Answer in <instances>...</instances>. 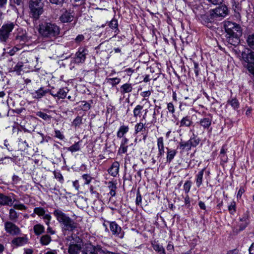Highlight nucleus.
Instances as JSON below:
<instances>
[{"mask_svg": "<svg viewBox=\"0 0 254 254\" xmlns=\"http://www.w3.org/2000/svg\"><path fill=\"white\" fill-rule=\"evenodd\" d=\"M54 215L62 226V230L64 235L67 231L72 232L77 228L78 224L61 210L55 209Z\"/></svg>", "mask_w": 254, "mask_h": 254, "instance_id": "obj_1", "label": "nucleus"}, {"mask_svg": "<svg viewBox=\"0 0 254 254\" xmlns=\"http://www.w3.org/2000/svg\"><path fill=\"white\" fill-rule=\"evenodd\" d=\"M38 31L42 37L52 39L58 36L60 29L55 23L45 22L39 25Z\"/></svg>", "mask_w": 254, "mask_h": 254, "instance_id": "obj_2", "label": "nucleus"}, {"mask_svg": "<svg viewBox=\"0 0 254 254\" xmlns=\"http://www.w3.org/2000/svg\"><path fill=\"white\" fill-rule=\"evenodd\" d=\"M68 249L69 254H78L83 247L82 240L78 236L74 235L71 236Z\"/></svg>", "mask_w": 254, "mask_h": 254, "instance_id": "obj_3", "label": "nucleus"}, {"mask_svg": "<svg viewBox=\"0 0 254 254\" xmlns=\"http://www.w3.org/2000/svg\"><path fill=\"white\" fill-rule=\"evenodd\" d=\"M43 3L41 0H30L29 8L31 16L37 19L43 13Z\"/></svg>", "mask_w": 254, "mask_h": 254, "instance_id": "obj_4", "label": "nucleus"}, {"mask_svg": "<svg viewBox=\"0 0 254 254\" xmlns=\"http://www.w3.org/2000/svg\"><path fill=\"white\" fill-rule=\"evenodd\" d=\"M17 25L13 22H8L3 24L0 28V41L6 43L9 38L11 32Z\"/></svg>", "mask_w": 254, "mask_h": 254, "instance_id": "obj_5", "label": "nucleus"}, {"mask_svg": "<svg viewBox=\"0 0 254 254\" xmlns=\"http://www.w3.org/2000/svg\"><path fill=\"white\" fill-rule=\"evenodd\" d=\"M224 27L227 33L226 35L240 37L242 36V29L239 25L236 23L227 21L225 23Z\"/></svg>", "mask_w": 254, "mask_h": 254, "instance_id": "obj_6", "label": "nucleus"}, {"mask_svg": "<svg viewBox=\"0 0 254 254\" xmlns=\"http://www.w3.org/2000/svg\"><path fill=\"white\" fill-rule=\"evenodd\" d=\"M212 10H210L205 14H200L198 18L199 20L202 24L206 25L208 27H211L212 24L215 20H217Z\"/></svg>", "mask_w": 254, "mask_h": 254, "instance_id": "obj_7", "label": "nucleus"}, {"mask_svg": "<svg viewBox=\"0 0 254 254\" xmlns=\"http://www.w3.org/2000/svg\"><path fill=\"white\" fill-rule=\"evenodd\" d=\"M4 226L5 232L11 236L19 235L21 233L20 228L11 221H6Z\"/></svg>", "mask_w": 254, "mask_h": 254, "instance_id": "obj_8", "label": "nucleus"}, {"mask_svg": "<svg viewBox=\"0 0 254 254\" xmlns=\"http://www.w3.org/2000/svg\"><path fill=\"white\" fill-rule=\"evenodd\" d=\"M103 248L99 245L94 246L91 244H86L82 254H102Z\"/></svg>", "mask_w": 254, "mask_h": 254, "instance_id": "obj_9", "label": "nucleus"}, {"mask_svg": "<svg viewBox=\"0 0 254 254\" xmlns=\"http://www.w3.org/2000/svg\"><path fill=\"white\" fill-rule=\"evenodd\" d=\"M34 213L39 216H42L47 225L49 226L51 219V216L49 214H45L44 208L41 207H35L34 209Z\"/></svg>", "mask_w": 254, "mask_h": 254, "instance_id": "obj_10", "label": "nucleus"}, {"mask_svg": "<svg viewBox=\"0 0 254 254\" xmlns=\"http://www.w3.org/2000/svg\"><path fill=\"white\" fill-rule=\"evenodd\" d=\"M110 229L113 235L120 238H123L124 232L122 231L121 227L116 222H110Z\"/></svg>", "mask_w": 254, "mask_h": 254, "instance_id": "obj_11", "label": "nucleus"}, {"mask_svg": "<svg viewBox=\"0 0 254 254\" xmlns=\"http://www.w3.org/2000/svg\"><path fill=\"white\" fill-rule=\"evenodd\" d=\"M241 57L244 61L247 63V64H254V52L250 50L247 49L243 51L241 54Z\"/></svg>", "mask_w": 254, "mask_h": 254, "instance_id": "obj_12", "label": "nucleus"}, {"mask_svg": "<svg viewBox=\"0 0 254 254\" xmlns=\"http://www.w3.org/2000/svg\"><path fill=\"white\" fill-rule=\"evenodd\" d=\"M212 12L215 16L216 19L219 17H224L228 14V8L225 5H222L221 6L213 9L211 10Z\"/></svg>", "mask_w": 254, "mask_h": 254, "instance_id": "obj_13", "label": "nucleus"}, {"mask_svg": "<svg viewBox=\"0 0 254 254\" xmlns=\"http://www.w3.org/2000/svg\"><path fill=\"white\" fill-rule=\"evenodd\" d=\"M87 55L86 49L82 48H79L75 54V62L77 64L83 63L86 59Z\"/></svg>", "mask_w": 254, "mask_h": 254, "instance_id": "obj_14", "label": "nucleus"}, {"mask_svg": "<svg viewBox=\"0 0 254 254\" xmlns=\"http://www.w3.org/2000/svg\"><path fill=\"white\" fill-rule=\"evenodd\" d=\"M73 15L69 11L65 10L60 17V20L63 23L70 22L73 20Z\"/></svg>", "mask_w": 254, "mask_h": 254, "instance_id": "obj_15", "label": "nucleus"}, {"mask_svg": "<svg viewBox=\"0 0 254 254\" xmlns=\"http://www.w3.org/2000/svg\"><path fill=\"white\" fill-rule=\"evenodd\" d=\"M28 242V239L25 235L24 237H18L14 238L11 241V244L15 247H19L26 244Z\"/></svg>", "mask_w": 254, "mask_h": 254, "instance_id": "obj_16", "label": "nucleus"}, {"mask_svg": "<svg viewBox=\"0 0 254 254\" xmlns=\"http://www.w3.org/2000/svg\"><path fill=\"white\" fill-rule=\"evenodd\" d=\"M14 201L10 196L4 195L3 193H0V204L2 205L11 206L13 204Z\"/></svg>", "mask_w": 254, "mask_h": 254, "instance_id": "obj_17", "label": "nucleus"}, {"mask_svg": "<svg viewBox=\"0 0 254 254\" xmlns=\"http://www.w3.org/2000/svg\"><path fill=\"white\" fill-rule=\"evenodd\" d=\"M30 39V37H29L27 33L25 32H22L21 33H19L15 37V40L21 44L28 42Z\"/></svg>", "mask_w": 254, "mask_h": 254, "instance_id": "obj_18", "label": "nucleus"}, {"mask_svg": "<svg viewBox=\"0 0 254 254\" xmlns=\"http://www.w3.org/2000/svg\"><path fill=\"white\" fill-rule=\"evenodd\" d=\"M120 164L118 162H114L109 169V173L113 177H116L119 173Z\"/></svg>", "mask_w": 254, "mask_h": 254, "instance_id": "obj_19", "label": "nucleus"}, {"mask_svg": "<svg viewBox=\"0 0 254 254\" xmlns=\"http://www.w3.org/2000/svg\"><path fill=\"white\" fill-rule=\"evenodd\" d=\"M212 117L208 116L207 117L201 119L199 121L200 125L203 127L204 129H208L211 125Z\"/></svg>", "mask_w": 254, "mask_h": 254, "instance_id": "obj_20", "label": "nucleus"}, {"mask_svg": "<svg viewBox=\"0 0 254 254\" xmlns=\"http://www.w3.org/2000/svg\"><path fill=\"white\" fill-rule=\"evenodd\" d=\"M108 185V188L110 190L109 194L112 196H115L116 194L117 183L112 181H110L106 183Z\"/></svg>", "mask_w": 254, "mask_h": 254, "instance_id": "obj_21", "label": "nucleus"}, {"mask_svg": "<svg viewBox=\"0 0 254 254\" xmlns=\"http://www.w3.org/2000/svg\"><path fill=\"white\" fill-rule=\"evenodd\" d=\"M180 123V127H190L192 124L190 117L188 116L183 117Z\"/></svg>", "mask_w": 254, "mask_h": 254, "instance_id": "obj_22", "label": "nucleus"}, {"mask_svg": "<svg viewBox=\"0 0 254 254\" xmlns=\"http://www.w3.org/2000/svg\"><path fill=\"white\" fill-rule=\"evenodd\" d=\"M151 245L154 249L156 252H157L159 254H165V251L163 247L158 244L156 242H153L151 243Z\"/></svg>", "mask_w": 254, "mask_h": 254, "instance_id": "obj_23", "label": "nucleus"}, {"mask_svg": "<svg viewBox=\"0 0 254 254\" xmlns=\"http://www.w3.org/2000/svg\"><path fill=\"white\" fill-rule=\"evenodd\" d=\"M132 86L131 83H125L120 87V91L122 94L131 92L132 90Z\"/></svg>", "mask_w": 254, "mask_h": 254, "instance_id": "obj_24", "label": "nucleus"}, {"mask_svg": "<svg viewBox=\"0 0 254 254\" xmlns=\"http://www.w3.org/2000/svg\"><path fill=\"white\" fill-rule=\"evenodd\" d=\"M191 146L189 141H181L179 142V145L178 146V148L181 149L182 151L190 150Z\"/></svg>", "mask_w": 254, "mask_h": 254, "instance_id": "obj_25", "label": "nucleus"}, {"mask_svg": "<svg viewBox=\"0 0 254 254\" xmlns=\"http://www.w3.org/2000/svg\"><path fill=\"white\" fill-rule=\"evenodd\" d=\"M49 92V90H43V88L41 87L38 90L35 91L34 93H32L33 97L37 99L41 98L43 96H44L46 93Z\"/></svg>", "mask_w": 254, "mask_h": 254, "instance_id": "obj_26", "label": "nucleus"}, {"mask_svg": "<svg viewBox=\"0 0 254 254\" xmlns=\"http://www.w3.org/2000/svg\"><path fill=\"white\" fill-rule=\"evenodd\" d=\"M227 104L231 106L235 110L240 107V103L238 100L235 97L231 98L227 101Z\"/></svg>", "mask_w": 254, "mask_h": 254, "instance_id": "obj_27", "label": "nucleus"}, {"mask_svg": "<svg viewBox=\"0 0 254 254\" xmlns=\"http://www.w3.org/2000/svg\"><path fill=\"white\" fill-rule=\"evenodd\" d=\"M227 40L229 44L236 46L239 43L240 37L233 36V35H226Z\"/></svg>", "mask_w": 254, "mask_h": 254, "instance_id": "obj_28", "label": "nucleus"}, {"mask_svg": "<svg viewBox=\"0 0 254 254\" xmlns=\"http://www.w3.org/2000/svg\"><path fill=\"white\" fill-rule=\"evenodd\" d=\"M167 157L166 161L168 163H170L172 160L174 159V157L176 156L177 154V151L176 150L170 149L168 148H167Z\"/></svg>", "mask_w": 254, "mask_h": 254, "instance_id": "obj_29", "label": "nucleus"}, {"mask_svg": "<svg viewBox=\"0 0 254 254\" xmlns=\"http://www.w3.org/2000/svg\"><path fill=\"white\" fill-rule=\"evenodd\" d=\"M205 170V168H204L200 171L196 175V186L198 188L202 185V178Z\"/></svg>", "mask_w": 254, "mask_h": 254, "instance_id": "obj_30", "label": "nucleus"}, {"mask_svg": "<svg viewBox=\"0 0 254 254\" xmlns=\"http://www.w3.org/2000/svg\"><path fill=\"white\" fill-rule=\"evenodd\" d=\"M200 140L197 137L194 133L192 134V136L190 137L189 141L191 147H196L199 143Z\"/></svg>", "mask_w": 254, "mask_h": 254, "instance_id": "obj_31", "label": "nucleus"}, {"mask_svg": "<svg viewBox=\"0 0 254 254\" xmlns=\"http://www.w3.org/2000/svg\"><path fill=\"white\" fill-rule=\"evenodd\" d=\"M33 231L36 235H40L45 231L44 227L41 224H36L33 227Z\"/></svg>", "mask_w": 254, "mask_h": 254, "instance_id": "obj_32", "label": "nucleus"}, {"mask_svg": "<svg viewBox=\"0 0 254 254\" xmlns=\"http://www.w3.org/2000/svg\"><path fill=\"white\" fill-rule=\"evenodd\" d=\"M143 109V106L140 105H137L133 110V116L134 118H140L141 115V111Z\"/></svg>", "mask_w": 254, "mask_h": 254, "instance_id": "obj_33", "label": "nucleus"}, {"mask_svg": "<svg viewBox=\"0 0 254 254\" xmlns=\"http://www.w3.org/2000/svg\"><path fill=\"white\" fill-rule=\"evenodd\" d=\"M68 90L67 89L61 88L56 93L57 97L58 99H64L68 92Z\"/></svg>", "mask_w": 254, "mask_h": 254, "instance_id": "obj_34", "label": "nucleus"}, {"mask_svg": "<svg viewBox=\"0 0 254 254\" xmlns=\"http://www.w3.org/2000/svg\"><path fill=\"white\" fill-rule=\"evenodd\" d=\"M128 127L127 126H121L117 132V136L120 138L122 137L128 131Z\"/></svg>", "mask_w": 254, "mask_h": 254, "instance_id": "obj_35", "label": "nucleus"}, {"mask_svg": "<svg viewBox=\"0 0 254 254\" xmlns=\"http://www.w3.org/2000/svg\"><path fill=\"white\" fill-rule=\"evenodd\" d=\"M51 241V237L47 235H44L41 237L40 243L42 245H47Z\"/></svg>", "mask_w": 254, "mask_h": 254, "instance_id": "obj_36", "label": "nucleus"}, {"mask_svg": "<svg viewBox=\"0 0 254 254\" xmlns=\"http://www.w3.org/2000/svg\"><path fill=\"white\" fill-rule=\"evenodd\" d=\"M23 64L22 62H18L13 67V71L16 72L18 75L21 74V72L23 70Z\"/></svg>", "mask_w": 254, "mask_h": 254, "instance_id": "obj_37", "label": "nucleus"}, {"mask_svg": "<svg viewBox=\"0 0 254 254\" xmlns=\"http://www.w3.org/2000/svg\"><path fill=\"white\" fill-rule=\"evenodd\" d=\"M67 150L72 153L79 151L80 150L79 142H76L71 146L67 148Z\"/></svg>", "mask_w": 254, "mask_h": 254, "instance_id": "obj_38", "label": "nucleus"}, {"mask_svg": "<svg viewBox=\"0 0 254 254\" xmlns=\"http://www.w3.org/2000/svg\"><path fill=\"white\" fill-rule=\"evenodd\" d=\"M9 217L11 221H16L18 217V214L14 209L11 208L9 210Z\"/></svg>", "mask_w": 254, "mask_h": 254, "instance_id": "obj_39", "label": "nucleus"}, {"mask_svg": "<svg viewBox=\"0 0 254 254\" xmlns=\"http://www.w3.org/2000/svg\"><path fill=\"white\" fill-rule=\"evenodd\" d=\"M109 26L112 29H116V31H115L116 34H118L119 30L118 29V23L116 19H113L109 23Z\"/></svg>", "mask_w": 254, "mask_h": 254, "instance_id": "obj_40", "label": "nucleus"}, {"mask_svg": "<svg viewBox=\"0 0 254 254\" xmlns=\"http://www.w3.org/2000/svg\"><path fill=\"white\" fill-rule=\"evenodd\" d=\"M121 81V79L118 77L110 78L107 79V82L109 83L113 86L118 84Z\"/></svg>", "mask_w": 254, "mask_h": 254, "instance_id": "obj_41", "label": "nucleus"}, {"mask_svg": "<svg viewBox=\"0 0 254 254\" xmlns=\"http://www.w3.org/2000/svg\"><path fill=\"white\" fill-rule=\"evenodd\" d=\"M145 124L142 122L137 123L135 126V133L136 134L139 132L145 130Z\"/></svg>", "mask_w": 254, "mask_h": 254, "instance_id": "obj_42", "label": "nucleus"}, {"mask_svg": "<svg viewBox=\"0 0 254 254\" xmlns=\"http://www.w3.org/2000/svg\"><path fill=\"white\" fill-rule=\"evenodd\" d=\"M249 46L254 50V34L250 35L247 39Z\"/></svg>", "mask_w": 254, "mask_h": 254, "instance_id": "obj_43", "label": "nucleus"}, {"mask_svg": "<svg viewBox=\"0 0 254 254\" xmlns=\"http://www.w3.org/2000/svg\"><path fill=\"white\" fill-rule=\"evenodd\" d=\"M36 115L45 121H50L51 119V117L50 115L41 111L38 112L36 113Z\"/></svg>", "mask_w": 254, "mask_h": 254, "instance_id": "obj_44", "label": "nucleus"}, {"mask_svg": "<svg viewBox=\"0 0 254 254\" xmlns=\"http://www.w3.org/2000/svg\"><path fill=\"white\" fill-rule=\"evenodd\" d=\"M228 210L231 214H234L236 211V202L235 201L231 202V204L228 206Z\"/></svg>", "mask_w": 254, "mask_h": 254, "instance_id": "obj_45", "label": "nucleus"}, {"mask_svg": "<svg viewBox=\"0 0 254 254\" xmlns=\"http://www.w3.org/2000/svg\"><path fill=\"white\" fill-rule=\"evenodd\" d=\"M191 183L190 181H188L186 182L184 185V190L186 193H188L190 189Z\"/></svg>", "mask_w": 254, "mask_h": 254, "instance_id": "obj_46", "label": "nucleus"}, {"mask_svg": "<svg viewBox=\"0 0 254 254\" xmlns=\"http://www.w3.org/2000/svg\"><path fill=\"white\" fill-rule=\"evenodd\" d=\"M14 208L18 210H26L27 207L22 203H15L12 204Z\"/></svg>", "mask_w": 254, "mask_h": 254, "instance_id": "obj_47", "label": "nucleus"}, {"mask_svg": "<svg viewBox=\"0 0 254 254\" xmlns=\"http://www.w3.org/2000/svg\"><path fill=\"white\" fill-rule=\"evenodd\" d=\"M73 125L75 127L78 126L82 124V118L80 116H77L72 122Z\"/></svg>", "mask_w": 254, "mask_h": 254, "instance_id": "obj_48", "label": "nucleus"}, {"mask_svg": "<svg viewBox=\"0 0 254 254\" xmlns=\"http://www.w3.org/2000/svg\"><path fill=\"white\" fill-rule=\"evenodd\" d=\"M54 174L55 178H56L57 179H58L59 181L61 183H63V182L64 181V178H63V177L62 175L61 174V173L59 172L54 171Z\"/></svg>", "mask_w": 254, "mask_h": 254, "instance_id": "obj_49", "label": "nucleus"}, {"mask_svg": "<svg viewBox=\"0 0 254 254\" xmlns=\"http://www.w3.org/2000/svg\"><path fill=\"white\" fill-rule=\"evenodd\" d=\"M142 197L139 191H137L136 193V197L135 200V203L137 205H139L141 204Z\"/></svg>", "mask_w": 254, "mask_h": 254, "instance_id": "obj_50", "label": "nucleus"}, {"mask_svg": "<svg viewBox=\"0 0 254 254\" xmlns=\"http://www.w3.org/2000/svg\"><path fill=\"white\" fill-rule=\"evenodd\" d=\"M157 147L158 149L164 147L163 137H160L157 139Z\"/></svg>", "mask_w": 254, "mask_h": 254, "instance_id": "obj_51", "label": "nucleus"}, {"mask_svg": "<svg viewBox=\"0 0 254 254\" xmlns=\"http://www.w3.org/2000/svg\"><path fill=\"white\" fill-rule=\"evenodd\" d=\"M127 146H125L123 143H122L119 149V153H125L127 151Z\"/></svg>", "mask_w": 254, "mask_h": 254, "instance_id": "obj_52", "label": "nucleus"}, {"mask_svg": "<svg viewBox=\"0 0 254 254\" xmlns=\"http://www.w3.org/2000/svg\"><path fill=\"white\" fill-rule=\"evenodd\" d=\"M20 144L22 146L23 149H26L30 147L28 143L26 142V140H23L22 139L19 140Z\"/></svg>", "mask_w": 254, "mask_h": 254, "instance_id": "obj_53", "label": "nucleus"}, {"mask_svg": "<svg viewBox=\"0 0 254 254\" xmlns=\"http://www.w3.org/2000/svg\"><path fill=\"white\" fill-rule=\"evenodd\" d=\"M82 103H83L82 109L84 111H87L91 108L90 104L87 103L86 101H82Z\"/></svg>", "mask_w": 254, "mask_h": 254, "instance_id": "obj_54", "label": "nucleus"}, {"mask_svg": "<svg viewBox=\"0 0 254 254\" xmlns=\"http://www.w3.org/2000/svg\"><path fill=\"white\" fill-rule=\"evenodd\" d=\"M82 178L85 181V184H89L91 181V177L88 174L82 175Z\"/></svg>", "mask_w": 254, "mask_h": 254, "instance_id": "obj_55", "label": "nucleus"}, {"mask_svg": "<svg viewBox=\"0 0 254 254\" xmlns=\"http://www.w3.org/2000/svg\"><path fill=\"white\" fill-rule=\"evenodd\" d=\"M24 0H10L11 3H13L21 7L23 6Z\"/></svg>", "mask_w": 254, "mask_h": 254, "instance_id": "obj_56", "label": "nucleus"}, {"mask_svg": "<svg viewBox=\"0 0 254 254\" xmlns=\"http://www.w3.org/2000/svg\"><path fill=\"white\" fill-rule=\"evenodd\" d=\"M51 3L56 5H62L65 0H49Z\"/></svg>", "mask_w": 254, "mask_h": 254, "instance_id": "obj_57", "label": "nucleus"}, {"mask_svg": "<svg viewBox=\"0 0 254 254\" xmlns=\"http://www.w3.org/2000/svg\"><path fill=\"white\" fill-rule=\"evenodd\" d=\"M167 109L172 114H174L175 112L174 106L172 103H169L167 105Z\"/></svg>", "mask_w": 254, "mask_h": 254, "instance_id": "obj_58", "label": "nucleus"}, {"mask_svg": "<svg viewBox=\"0 0 254 254\" xmlns=\"http://www.w3.org/2000/svg\"><path fill=\"white\" fill-rule=\"evenodd\" d=\"M207 1L208 2L213 4L214 5H217L221 4L223 1V0H205Z\"/></svg>", "mask_w": 254, "mask_h": 254, "instance_id": "obj_59", "label": "nucleus"}, {"mask_svg": "<svg viewBox=\"0 0 254 254\" xmlns=\"http://www.w3.org/2000/svg\"><path fill=\"white\" fill-rule=\"evenodd\" d=\"M247 68L249 71L254 75V64H249L247 65Z\"/></svg>", "mask_w": 254, "mask_h": 254, "instance_id": "obj_60", "label": "nucleus"}, {"mask_svg": "<svg viewBox=\"0 0 254 254\" xmlns=\"http://www.w3.org/2000/svg\"><path fill=\"white\" fill-rule=\"evenodd\" d=\"M247 68L249 71L254 75V64H249L247 65Z\"/></svg>", "mask_w": 254, "mask_h": 254, "instance_id": "obj_61", "label": "nucleus"}, {"mask_svg": "<svg viewBox=\"0 0 254 254\" xmlns=\"http://www.w3.org/2000/svg\"><path fill=\"white\" fill-rule=\"evenodd\" d=\"M194 71L195 72L196 76H198L199 75V67L198 64L196 63H194Z\"/></svg>", "mask_w": 254, "mask_h": 254, "instance_id": "obj_62", "label": "nucleus"}, {"mask_svg": "<svg viewBox=\"0 0 254 254\" xmlns=\"http://www.w3.org/2000/svg\"><path fill=\"white\" fill-rule=\"evenodd\" d=\"M55 135L58 138L62 140L64 138V136L60 130H56L55 131Z\"/></svg>", "mask_w": 254, "mask_h": 254, "instance_id": "obj_63", "label": "nucleus"}, {"mask_svg": "<svg viewBox=\"0 0 254 254\" xmlns=\"http://www.w3.org/2000/svg\"><path fill=\"white\" fill-rule=\"evenodd\" d=\"M84 38V37L83 35L82 34H80V35H78L76 37V38L75 39V41L76 43H80V42H81Z\"/></svg>", "mask_w": 254, "mask_h": 254, "instance_id": "obj_64", "label": "nucleus"}]
</instances>
